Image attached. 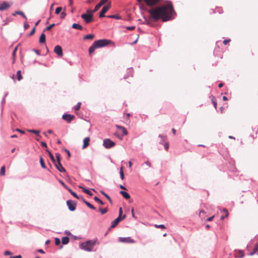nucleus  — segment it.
I'll return each mask as SVG.
<instances>
[{
    "mask_svg": "<svg viewBox=\"0 0 258 258\" xmlns=\"http://www.w3.org/2000/svg\"><path fill=\"white\" fill-rule=\"evenodd\" d=\"M45 42V35L42 33L39 37V42L43 43Z\"/></svg>",
    "mask_w": 258,
    "mask_h": 258,
    "instance_id": "nucleus-22",
    "label": "nucleus"
},
{
    "mask_svg": "<svg viewBox=\"0 0 258 258\" xmlns=\"http://www.w3.org/2000/svg\"><path fill=\"white\" fill-rule=\"evenodd\" d=\"M17 50V47H16L13 51L12 55L14 57H15V56L16 55V52Z\"/></svg>",
    "mask_w": 258,
    "mask_h": 258,
    "instance_id": "nucleus-58",
    "label": "nucleus"
},
{
    "mask_svg": "<svg viewBox=\"0 0 258 258\" xmlns=\"http://www.w3.org/2000/svg\"><path fill=\"white\" fill-rule=\"evenodd\" d=\"M94 200L97 203H98L99 204L102 205H104V203L101 200H100L97 197H95L94 198Z\"/></svg>",
    "mask_w": 258,
    "mask_h": 258,
    "instance_id": "nucleus-33",
    "label": "nucleus"
},
{
    "mask_svg": "<svg viewBox=\"0 0 258 258\" xmlns=\"http://www.w3.org/2000/svg\"><path fill=\"white\" fill-rule=\"evenodd\" d=\"M212 103L213 104V105H214L215 108L216 109V108H217V102L216 101L215 99L213 98L212 100Z\"/></svg>",
    "mask_w": 258,
    "mask_h": 258,
    "instance_id": "nucleus-45",
    "label": "nucleus"
},
{
    "mask_svg": "<svg viewBox=\"0 0 258 258\" xmlns=\"http://www.w3.org/2000/svg\"><path fill=\"white\" fill-rule=\"evenodd\" d=\"M115 145V143L109 139H105L103 140V146L106 149L112 148Z\"/></svg>",
    "mask_w": 258,
    "mask_h": 258,
    "instance_id": "nucleus-6",
    "label": "nucleus"
},
{
    "mask_svg": "<svg viewBox=\"0 0 258 258\" xmlns=\"http://www.w3.org/2000/svg\"><path fill=\"white\" fill-rule=\"evenodd\" d=\"M29 27V25L27 24V23L26 22H25L24 23V29L26 30V29H28Z\"/></svg>",
    "mask_w": 258,
    "mask_h": 258,
    "instance_id": "nucleus-50",
    "label": "nucleus"
},
{
    "mask_svg": "<svg viewBox=\"0 0 258 258\" xmlns=\"http://www.w3.org/2000/svg\"><path fill=\"white\" fill-rule=\"evenodd\" d=\"M94 37V35L90 34L84 36V39H92Z\"/></svg>",
    "mask_w": 258,
    "mask_h": 258,
    "instance_id": "nucleus-29",
    "label": "nucleus"
},
{
    "mask_svg": "<svg viewBox=\"0 0 258 258\" xmlns=\"http://www.w3.org/2000/svg\"><path fill=\"white\" fill-rule=\"evenodd\" d=\"M230 41V39H226L223 41V44L226 45Z\"/></svg>",
    "mask_w": 258,
    "mask_h": 258,
    "instance_id": "nucleus-57",
    "label": "nucleus"
},
{
    "mask_svg": "<svg viewBox=\"0 0 258 258\" xmlns=\"http://www.w3.org/2000/svg\"><path fill=\"white\" fill-rule=\"evenodd\" d=\"M35 27H34L32 30H31V31L30 32V33H29V36H32V35L34 34V33H35Z\"/></svg>",
    "mask_w": 258,
    "mask_h": 258,
    "instance_id": "nucleus-46",
    "label": "nucleus"
},
{
    "mask_svg": "<svg viewBox=\"0 0 258 258\" xmlns=\"http://www.w3.org/2000/svg\"><path fill=\"white\" fill-rule=\"evenodd\" d=\"M125 218V215H123L122 217L118 216L117 218H116L114 220H113L111 222V225L110 228H112L115 227L121 220H123Z\"/></svg>",
    "mask_w": 258,
    "mask_h": 258,
    "instance_id": "nucleus-10",
    "label": "nucleus"
},
{
    "mask_svg": "<svg viewBox=\"0 0 258 258\" xmlns=\"http://www.w3.org/2000/svg\"><path fill=\"white\" fill-rule=\"evenodd\" d=\"M12 4L4 1L0 4V11H4L11 7Z\"/></svg>",
    "mask_w": 258,
    "mask_h": 258,
    "instance_id": "nucleus-8",
    "label": "nucleus"
},
{
    "mask_svg": "<svg viewBox=\"0 0 258 258\" xmlns=\"http://www.w3.org/2000/svg\"><path fill=\"white\" fill-rule=\"evenodd\" d=\"M17 76L18 81H20L22 79V75L21 74V71H18L17 72Z\"/></svg>",
    "mask_w": 258,
    "mask_h": 258,
    "instance_id": "nucleus-36",
    "label": "nucleus"
},
{
    "mask_svg": "<svg viewBox=\"0 0 258 258\" xmlns=\"http://www.w3.org/2000/svg\"><path fill=\"white\" fill-rule=\"evenodd\" d=\"M27 131L29 133H34L37 136H38L40 133V131L34 130H28Z\"/></svg>",
    "mask_w": 258,
    "mask_h": 258,
    "instance_id": "nucleus-32",
    "label": "nucleus"
},
{
    "mask_svg": "<svg viewBox=\"0 0 258 258\" xmlns=\"http://www.w3.org/2000/svg\"><path fill=\"white\" fill-rule=\"evenodd\" d=\"M56 159H57V163H54L55 166V167L60 172H64L66 171L65 169L63 167L61 164L60 163V157L59 154H56Z\"/></svg>",
    "mask_w": 258,
    "mask_h": 258,
    "instance_id": "nucleus-5",
    "label": "nucleus"
},
{
    "mask_svg": "<svg viewBox=\"0 0 258 258\" xmlns=\"http://www.w3.org/2000/svg\"><path fill=\"white\" fill-rule=\"evenodd\" d=\"M110 7V5H108L104 6L99 13V17L102 18L105 17V13L109 9Z\"/></svg>",
    "mask_w": 258,
    "mask_h": 258,
    "instance_id": "nucleus-12",
    "label": "nucleus"
},
{
    "mask_svg": "<svg viewBox=\"0 0 258 258\" xmlns=\"http://www.w3.org/2000/svg\"><path fill=\"white\" fill-rule=\"evenodd\" d=\"M79 187L80 188L82 189L83 191L84 192L85 194H86L90 196L93 195L92 193L89 189H88L81 185H79Z\"/></svg>",
    "mask_w": 258,
    "mask_h": 258,
    "instance_id": "nucleus-18",
    "label": "nucleus"
},
{
    "mask_svg": "<svg viewBox=\"0 0 258 258\" xmlns=\"http://www.w3.org/2000/svg\"><path fill=\"white\" fill-rule=\"evenodd\" d=\"M62 118L68 123H70L75 118V116L71 114L64 113L62 115Z\"/></svg>",
    "mask_w": 258,
    "mask_h": 258,
    "instance_id": "nucleus-7",
    "label": "nucleus"
},
{
    "mask_svg": "<svg viewBox=\"0 0 258 258\" xmlns=\"http://www.w3.org/2000/svg\"><path fill=\"white\" fill-rule=\"evenodd\" d=\"M54 52L59 56H62L63 55L62 48L59 45L55 46Z\"/></svg>",
    "mask_w": 258,
    "mask_h": 258,
    "instance_id": "nucleus-13",
    "label": "nucleus"
},
{
    "mask_svg": "<svg viewBox=\"0 0 258 258\" xmlns=\"http://www.w3.org/2000/svg\"><path fill=\"white\" fill-rule=\"evenodd\" d=\"M122 213V208H119V216H120V217H121Z\"/></svg>",
    "mask_w": 258,
    "mask_h": 258,
    "instance_id": "nucleus-62",
    "label": "nucleus"
},
{
    "mask_svg": "<svg viewBox=\"0 0 258 258\" xmlns=\"http://www.w3.org/2000/svg\"><path fill=\"white\" fill-rule=\"evenodd\" d=\"M84 203L86 204V206H87L89 208L92 210H95V207L93 206L92 204H91L90 203L86 201H84Z\"/></svg>",
    "mask_w": 258,
    "mask_h": 258,
    "instance_id": "nucleus-26",
    "label": "nucleus"
},
{
    "mask_svg": "<svg viewBox=\"0 0 258 258\" xmlns=\"http://www.w3.org/2000/svg\"><path fill=\"white\" fill-rule=\"evenodd\" d=\"M108 17L111 18H115V19L118 18V17L116 15H110V16H108Z\"/></svg>",
    "mask_w": 258,
    "mask_h": 258,
    "instance_id": "nucleus-55",
    "label": "nucleus"
},
{
    "mask_svg": "<svg viewBox=\"0 0 258 258\" xmlns=\"http://www.w3.org/2000/svg\"><path fill=\"white\" fill-rule=\"evenodd\" d=\"M46 151L48 153L49 156L50 158L51 159V160L52 161V162L53 163H55V160L54 157L53 155H52V154L48 150H46Z\"/></svg>",
    "mask_w": 258,
    "mask_h": 258,
    "instance_id": "nucleus-27",
    "label": "nucleus"
},
{
    "mask_svg": "<svg viewBox=\"0 0 258 258\" xmlns=\"http://www.w3.org/2000/svg\"><path fill=\"white\" fill-rule=\"evenodd\" d=\"M70 193L75 198H77V199H79L80 197L76 194V193L74 191H73L71 188L69 187L67 188V189Z\"/></svg>",
    "mask_w": 258,
    "mask_h": 258,
    "instance_id": "nucleus-24",
    "label": "nucleus"
},
{
    "mask_svg": "<svg viewBox=\"0 0 258 258\" xmlns=\"http://www.w3.org/2000/svg\"><path fill=\"white\" fill-rule=\"evenodd\" d=\"M149 6H152L158 3L160 0H144Z\"/></svg>",
    "mask_w": 258,
    "mask_h": 258,
    "instance_id": "nucleus-16",
    "label": "nucleus"
},
{
    "mask_svg": "<svg viewBox=\"0 0 258 258\" xmlns=\"http://www.w3.org/2000/svg\"><path fill=\"white\" fill-rule=\"evenodd\" d=\"M72 28L74 29H78V30H82L83 29V27L81 25H80L79 24H76V23H74L72 25Z\"/></svg>",
    "mask_w": 258,
    "mask_h": 258,
    "instance_id": "nucleus-23",
    "label": "nucleus"
},
{
    "mask_svg": "<svg viewBox=\"0 0 258 258\" xmlns=\"http://www.w3.org/2000/svg\"><path fill=\"white\" fill-rule=\"evenodd\" d=\"M115 126L121 132L122 136H125L127 134V131L123 126L119 125H116Z\"/></svg>",
    "mask_w": 258,
    "mask_h": 258,
    "instance_id": "nucleus-15",
    "label": "nucleus"
},
{
    "mask_svg": "<svg viewBox=\"0 0 258 258\" xmlns=\"http://www.w3.org/2000/svg\"><path fill=\"white\" fill-rule=\"evenodd\" d=\"M61 241H62V243L63 244H67L69 242V238L67 236L63 237H62Z\"/></svg>",
    "mask_w": 258,
    "mask_h": 258,
    "instance_id": "nucleus-25",
    "label": "nucleus"
},
{
    "mask_svg": "<svg viewBox=\"0 0 258 258\" xmlns=\"http://www.w3.org/2000/svg\"><path fill=\"white\" fill-rule=\"evenodd\" d=\"M155 227L157 228H165V226L163 224H161V225H156V224Z\"/></svg>",
    "mask_w": 258,
    "mask_h": 258,
    "instance_id": "nucleus-53",
    "label": "nucleus"
},
{
    "mask_svg": "<svg viewBox=\"0 0 258 258\" xmlns=\"http://www.w3.org/2000/svg\"><path fill=\"white\" fill-rule=\"evenodd\" d=\"M4 255H12V252L10 251L7 250V251H5Z\"/></svg>",
    "mask_w": 258,
    "mask_h": 258,
    "instance_id": "nucleus-49",
    "label": "nucleus"
},
{
    "mask_svg": "<svg viewBox=\"0 0 258 258\" xmlns=\"http://www.w3.org/2000/svg\"><path fill=\"white\" fill-rule=\"evenodd\" d=\"M66 16H67V14L65 12H62L60 14V17L61 19H64Z\"/></svg>",
    "mask_w": 258,
    "mask_h": 258,
    "instance_id": "nucleus-44",
    "label": "nucleus"
},
{
    "mask_svg": "<svg viewBox=\"0 0 258 258\" xmlns=\"http://www.w3.org/2000/svg\"><path fill=\"white\" fill-rule=\"evenodd\" d=\"M16 15H21L22 16L24 19H27L26 16L25 15V14L22 12V11H16L14 13L12 14L13 16H15Z\"/></svg>",
    "mask_w": 258,
    "mask_h": 258,
    "instance_id": "nucleus-19",
    "label": "nucleus"
},
{
    "mask_svg": "<svg viewBox=\"0 0 258 258\" xmlns=\"http://www.w3.org/2000/svg\"><path fill=\"white\" fill-rule=\"evenodd\" d=\"M96 243V240H88L82 243L80 245V248L87 251H91Z\"/></svg>",
    "mask_w": 258,
    "mask_h": 258,
    "instance_id": "nucleus-2",
    "label": "nucleus"
},
{
    "mask_svg": "<svg viewBox=\"0 0 258 258\" xmlns=\"http://www.w3.org/2000/svg\"><path fill=\"white\" fill-rule=\"evenodd\" d=\"M41 145L43 147H47V145L44 142H41Z\"/></svg>",
    "mask_w": 258,
    "mask_h": 258,
    "instance_id": "nucleus-59",
    "label": "nucleus"
},
{
    "mask_svg": "<svg viewBox=\"0 0 258 258\" xmlns=\"http://www.w3.org/2000/svg\"><path fill=\"white\" fill-rule=\"evenodd\" d=\"M238 256L240 257V258H242L244 256V253L243 252V251L241 250H239L238 251Z\"/></svg>",
    "mask_w": 258,
    "mask_h": 258,
    "instance_id": "nucleus-37",
    "label": "nucleus"
},
{
    "mask_svg": "<svg viewBox=\"0 0 258 258\" xmlns=\"http://www.w3.org/2000/svg\"><path fill=\"white\" fill-rule=\"evenodd\" d=\"M119 193L125 199H129L130 198V195L126 191L121 190L120 191Z\"/></svg>",
    "mask_w": 258,
    "mask_h": 258,
    "instance_id": "nucleus-20",
    "label": "nucleus"
},
{
    "mask_svg": "<svg viewBox=\"0 0 258 258\" xmlns=\"http://www.w3.org/2000/svg\"><path fill=\"white\" fill-rule=\"evenodd\" d=\"M119 174H120V178L122 180H123L124 179V174H123V167H121L120 168Z\"/></svg>",
    "mask_w": 258,
    "mask_h": 258,
    "instance_id": "nucleus-34",
    "label": "nucleus"
},
{
    "mask_svg": "<svg viewBox=\"0 0 258 258\" xmlns=\"http://www.w3.org/2000/svg\"><path fill=\"white\" fill-rule=\"evenodd\" d=\"M10 258H22V256L21 255H18L16 256H11Z\"/></svg>",
    "mask_w": 258,
    "mask_h": 258,
    "instance_id": "nucleus-56",
    "label": "nucleus"
},
{
    "mask_svg": "<svg viewBox=\"0 0 258 258\" xmlns=\"http://www.w3.org/2000/svg\"><path fill=\"white\" fill-rule=\"evenodd\" d=\"M55 24L54 23H53V24L49 25L48 26L46 27L45 30H50L53 26H55Z\"/></svg>",
    "mask_w": 258,
    "mask_h": 258,
    "instance_id": "nucleus-41",
    "label": "nucleus"
},
{
    "mask_svg": "<svg viewBox=\"0 0 258 258\" xmlns=\"http://www.w3.org/2000/svg\"><path fill=\"white\" fill-rule=\"evenodd\" d=\"M159 138H161V141H160V144H163V141H164V139H165L166 137L165 136H163L162 135H159Z\"/></svg>",
    "mask_w": 258,
    "mask_h": 258,
    "instance_id": "nucleus-38",
    "label": "nucleus"
},
{
    "mask_svg": "<svg viewBox=\"0 0 258 258\" xmlns=\"http://www.w3.org/2000/svg\"><path fill=\"white\" fill-rule=\"evenodd\" d=\"M164 148L166 151L168 150L169 144L168 143H165V144H164Z\"/></svg>",
    "mask_w": 258,
    "mask_h": 258,
    "instance_id": "nucleus-54",
    "label": "nucleus"
},
{
    "mask_svg": "<svg viewBox=\"0 0 258 258\" xmlns=\"http://www.w3.org/2000/svg\"><path fill=\"white\" fill-rule=\"evenodd\" d=\"M108 0H101L100 2L95 6L94 9L93 11V12H96L104 4H105L106 3H107Z\"/></svg>",
    "mask_w": 258,
    "mask_h": 258,
    "instance_id": "nucleus-14",
    "label": "nucleus"
},
{
    "mask_svg": "<svg viewBox=\"0 0 258 258\" xmlns=\"http://www.w3.org/2000/svg\"><path fill=\"white\" fill-rule=\"evenodd\" d=\"M144 164L146 165L148 167H151V163L148 161H145L144 162Z\"/></svg>",
    "mask_w": 258,
    "mask_h": 258,
    "instance_id": "nucleus-47",
    "label": "nucleus"
},
{
    "mask_svg": "<svg viewBox=\"0 0 258 258\" xmlns=\"http://www.w3.org/2000/svg\"><path fill=\"white\" fill-rule=\"evenodd\" d=\"M97 47V48H101L103 47H105L109 44H110L112 42L110 40L108 39H100L94 42Z\"/></svg>",
    "mask_w": 258,
    "mask_h": 258,
    "instance_id": "nucleus-4",
    "label": "nucleus"
},
{
    "mask_svg": "<svg viewBox=\"0 0 258 258\" xmlns=\"http://www.w3.org/2000/svg\"><path fill=\"white\" fill-rule=\"evenodd\" d=\"M96 48H98L95 45V43L94 42L93 44L89 48V53L91 54L92 53H93L95 51Z\"/></svg>",
    "mask_w": 258,
    "mask_h": 258,
    "instance_id": "nucleus-21",
    "label": "nucleus"
},
{
    "mask_svg": "<svg viewBox=\"0 0 258 258\" xmlns=\"http://www.w3.org/2000/svg\"><path fill=\"white\" fill-rule=\"evenodd\" d=\"M135 28V26H128L126 27V29L129 30H133Z\"/></svg>",
    "mask_w": 258,
    "mask_h": 258,
    "instance_id": "nucleus-51",
    "label": "nucleus"
},
{
    "mask_svg": "<svg viewBox=\"0 0 258 258\" xmlns=\"http://www.w3.org/2000/svg\"><path fill=\"white\" fill-rule=\"evenodd\" d=\"M257 250H257V249H256L255 247H254L253 251H251V252L250 253V254H250V255H253V254L256 252V251Z\"/></svg>",
    "mask_w": 258,
    "mask_h": 258,
    "instance_id": "nucleus-52",
    "label": "nucleus"
},
{
    "mask_svg": "<svg viewBox=\"0 0 258 258\" xmlns=\"http://www.w3.org/2000/svg\"><path fill=\"white\" fill-rule=\"evenodd\" d=\"M150 14L149 18L154 22H156L159 19L162 21L166 22L173 18L175 14L171 4L164 5L151 9L148 11Z\"/></svg>",
    "mask_w": 258,
    "mask_h": 258,
    "instance_id": "nucleus-1",
    "label": "nucleus"
},
{
    "mask_svg": "<svg viewBox=\"0 0 258 258\" xmlns=\"http://www.w3.org/2000/svg\"><path fill=\"white\" fill-rule=\"evenodd\" d=\"M119 241L123 243H134L135 241L134 239H132L130 237H119Z\"/></svg>",
    "mask_w": 258,
    "mask_h": 258,
    "instance_id": "nucleus-11",
    "label": "nucleus"
},
{
    "mask_svg": "<svg viewBox=\"0 0 258 258\" xmlns=\"http://www.w3.org/2000/svg\"><path fill=\"white\" fill-rule=\"evenodd\" d=\"M100 192L107 199V200L109 201L110 203L112 202L110 197L107 194H106L104 191H103V190H101V191H100Z\"/></svg>",
    "mask_w": 258,
    "mask_h": 258,
    "instance_id": "nucleus-28",
    "label": "nucleus"
},
{
    "mask_svg": "<svg viewBox=\"0 0 258 258\" xmlns=\"http://www.w3.org/2000/svg\"><path fill=\"white\" fill-rule=\"evenodd\" d=\"M90 139L89 137H86L84 139L83 141V146L82 148L85 149L86 147H87L89 144Z\"/></svg>",
    "mask_w": 258,
    "mask_h": 258,
    "instance_id": "nucleus-17",
    "label": "nucleus"
},
{
    "mask_svg": "<svg viewBox=\"0 0 258 258\" xmlns=\"http://www.w3.org/2000/svg\"><path fill=\"white\" fill-rule=\"evenodd\" d=\"M131 212H132V217H133L134 218H136V217H135V214H134V209H132V210H131Z\"/></svg>",
    "mask_w": 258,
    "mask_h": 258,
    "instance_id": "nucleus-63",
    "label": "nucleus"
},
{
    "mask_svg": "<svg viewBox=\"0 0 258 258\" xmlns=\"http://www.w3.org/2000/svg\"><path fill=\"white\" fill-rule=\"evenodd\" d=\"M0 175H5V166H3L1 167L0 170Z\"/></svg>",
    "mask_w": 258,
    "mask_h": 258,
    "instance_id": "nucleus-35",
    "label": "nucleus"
},
{
    "mask_svg": "<svg viewBox=\"0 0 258 258\" xmlns=\"http://www.w3.org/2000/svg\"><path fill=\"white\" fill-rule=\"evenodd\" d=\"M16 131H17V132H20V133H21V134H25V132H24V131L21 130H20V129H19V128H17V129L16 130Z\"/></svg>",
    "mask_w": 258,
    "mask_h": 258,
    "instance_id": "nucleus-60",
    "label": "nucleus"
},
{
    "mask_svg": "<svg viewBox=\"0 0 258 258\" xmlns=\"http://www.w3.org/2000/svg\"><path fill=\"white\" fill-rule=\"evenodd\" d=\"M67 206H68L69 209L71 211H74L76 208V203H75L72 200H68L67 202Z\"/></svg>",
    "mask_w": 258,
    "mask_h": 258,
    "instance_id": "nucleus-9",
    "label": "nucleus"
},
{
    "mask_svg": "<svg viewBox=\"0 0 258 258\" xmlns=\"http://www.w3.org/2000/svg\"><path fill=\"white\" fill-rule=\"evenodd\" d=\"M60 240L58 238H55V244L56 245H58L60 244Z\"/></svg>",
    "mask_w": 258,
    "mask_h": 258,
    "instance_id": "nucleus-43",
    "label": "nucleus"
},
{
    "mask_svg": "<svg viewBox=\"0 0 258 258\" xmlns=\"http://www.w3.org/2000/svg\"><path fill=\"white\" fill-rule=\"evenodd\" d=\"M93 13L92 10L89 9L87 11V13L82 14L81 18L86 23H89L93 21Z\"/></svg>",
    "mask_w": 258,
    "mask_h": 258,
    "instance_id": "nucleus-3",
    "label": "nucleus"
},
{
    "mask_svg": "<svg viewBox=\"0 0 258 258\" xmlns=\"http://www.w3.org/2000/svg\"><path fill=\"white\" fill-rule=\"evenodd\" d=\"M40 163L41 166L42 168L45 169L46 168V167L44 164V160L41 157L40 158Z\"/></svg>",
    "mask_w": 258,
    "mask_h": 258,
    "instance_id": "nucleus-31",
    "label": "nucleus"
},
{
    "mask_svg": "<svg viewBox=\"0 0 258 258\" xmlns=\"http://www.w3.org/2000/svg\"><path fill=\"white\" fill-rule=\"evenodd\" d=\"M99 211H100L102 214H105L107 212V209L106 208L102 209L101 208H99Z\"/></svg>",
    "mask_w": 258,
    "mask_h": 258,
    "instance_id": "nucleus-40",
    "label": "nucleus"
},
{
    "mask_svg": "<svg viewBox=\"0 0 258 258\" xmlns=\"http://www.w3.org/2000/svg\"><path fill=\"white\" fill-rule=\"evenodd\" d=\"M81 103L78 102L74 107V109L76 111L79 110L80 108Z\"/></svg>",
    "mask_w": 258,
    "mask_h": 258,
    "instance_id": "nucleus-39",
    "label": "nucleus"
},
{
    "mask_svg": "<svg viewBox=\"0 0 258 258\" xmlns=\"http://www.w3.org/2000/svg\"><path fill=\"white\" fill-rule=\"evenodd\" d=\"M223 211L225 213V215L221 217L220 219L221 220H223L225 218H226L228 216V212L226 209H223Z\"/></svg>",
    "mask_w": 258,
    "mask_h": 258,
    "instance_id": "nucleus-30",
    "label": "nucleus"
},
{
    "mask_svg": "<svg viewBox=\"0 0 258 258\" xmlns=\"http://www.w3.org/2000/svg\"><path fill=\"white\" fill-rule=\"evenodd\" d=\"M59 181V182H60V183H61V184L63 186V187H64L65 188L67 189V188H68V187H69L68 186H67L66 185V184L64 183V182H63V181H62V180H60Z\"/></svg>",
    "mask_w": 258,
    "mask_h": 258,
    "instance_id": "nucleus-48",
    "label": "nucleus"
},
{
    "mask_svg": "<svg viewBox=\"0 0 258 258\" xmlns=\"http://www.w3.org/2000/svg\"><path fill=\"white\" fill-rule=\"evenodd\" d=\"M62 8L61 7H57L55 9V13L56 14H58L61 11Z\"/></svg>",
    "mask_w": 258,
    "mask_h": 258,
    "instance_id": "nucleus-42",
    "label": "nucleus"
},
{
    "mask_svg": "<svg viewBox=\"0 0 258 258\" xmlns=\"http://www.w3.org/2000/svg\"><path fill=\"white\" fill-rule=\"evenodd\" d=\"M214 216H212V217H210L208 218L207 219V221H212V220H213V219L214 218Z\"/></svg>",
    "mask_w": 258,
    "mask_h": 258,
    "instance_id": "nucleus-64",
    "label": "nucleus"
},
{
    "mask_svg": "<svg viewBox=\"0 0 258 258\" xmlns=\"http://www.w3.org/2000/svg\"><path fill=\"white\" fill-rule=\"evenodd\" d=\"M33 51L38 55H40L39 51L37 49H34Z\"/></svg>",
    "mask_w": 258,
    "mask_h": 258,
    "instance_id": "nucleus-61",
    "label": "nucleus"
}]
</instances>
